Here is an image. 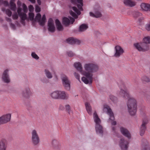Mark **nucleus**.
<instances>
[{
	"instance_id": "1",
	"label": "nucleus",
	"mask_w": 150,
	"mask_h": 150,
	"mask_svg": "<svg viewBox=\"0 0 150 150\" xmlns=\"http://www.w3.org/2000/svg\"><path fill=\"white\" fill-rule=\"evenodd\" d=\"M74 66L81 74L85 76L83 77L81 80L86 84L92 82L93 73L98 72L99 69L97 64L93 62L85 63L83 65V69L81 63L79 62H75Z\"/></svg>"
},
{
	"instance_id": "2",
	"label": "nucleus",
	"mask_w": 150,
	"mask_h": 150,
	"mask_svg": "<svg viewBox=\"0 0 150 150\" xmlns=\"http://www.w3.org/2000/svg\"><path fill=\"white\" fill-rule=\"evenodd\" d=\"M119 95L124 98H128L127 103L128 112L131 115H135L137 110V100L135 98L131 97L129 93L125 90L121 89Z\"/></svg>"
},
{
	"instance_id": "3",
	"label": "nucleus",
	"mask_w": 150,
	"mask_h": 150,
	"mask_svg": "<svg viewBox=\"0 0 150 150\" xmlns=\"http://www.w3.org/2000/svg\"><path fill=\"white\" fill-rule=\"evenodd\" d=\"M150 43V37L147 36L143 38L142 42L135 43L134 45L138 51L145 52L149 50V44Z\"/></svg>"
},
{
	"instance_id": "4",
	"label": "nucleus",
	"mask_w": 150,
	"mask_h": 150,
	"mask_svg": "<svg viewBox=\"0 0 150 150\" xmlns=\"http://www.w3.org/2000/svg\"><path fill=\"white\" fill-rule=\"evenodd\" d=\"M17 4L18 6L17 12L18 14L21 17L22 21L25 20L27 18L26 13L28 11L27 7L24 4H22L19 1H18Z\"/></svg>"
},
{
	"instance_id": "5",
	"label": "nucleus",
	"mask_w": 150,
	"mask_h": 150,
	"mask_svg": "<svg viewBox=\"0 0 150 150\" xmlns=\"http://www.w3.org/2000/svg\"><path fill=\"white\" fill-rule=\"evenodd\" d=\"M103 112L107 113L110 116V118L108 120V122L111 123L112 125H116V122L114 121V118L113 114L110 107L107 105H104L103 107Z\"/></svg>"
},
{
	"instance_id": "6",
	"label": "nucleus",
	"mask_w": 150,
	"mask_h": 150,
	"mask_svg": "<svg viewBox=\"0 0 150 150\" xmlns=\"http://www.w3.org/2000/svg\"><path fill=\"white\" fill-rule=\"evenodd\" d=\"M31 141L33 145H38L40 142V138L38 133V130L34 129L32 130L31 132Z\"/></svg>"
},
{
	"instance_id": "7",
	"label": "nucleus",
	"mask_w": 150,
	"mask_h": 150,
	"mask_svg": "<svg viewBox=\"0 0 150 150\" xmlns=\"http://www.w3.org/2000/svg\"><path fill=\"white\" fill-rule=\"evenodd\" d=\"M9 69H6L4 71L1 76V79L3 82L6 83H9L11 81L9 75Z\"/></svg>"
},
{
	"instance_id": "8",
	"label": "nucleus",
	"mask_w": 150,
	"mask_h": 150,
	"mask_svg": "<svg viewBox=\"0 0 150 150\" xmlns=\"http://www.w3.org/2000/svg\"><path fill=\"white\" fill-rule=\"evenodd\" d=\"M89 14L91 16L96 18L100 17L102 16L100 12V8L98 6L95 7L93 11L90 12Z\"/></svg>"
},
{
	"instance_id": "9",
	"label": "nucleus",
	"mask_w": 150,
	"mask_h": 150,
	"mask_svg": "<svg viewBox=\"0 0 150 150\" xmlns=\"http://www.w3.org/2000/svg\"><path fill=\"white\" fill-rule=\"evenodd\" d=\"M62 84L65 88L69 91L70 89V82L68 77L65 75H63L62 77Z\"/></svg>"
},
{
	"instance_id": "10",
	"label": "nucleus",
	"mask_w": 150,
	"mask_h": 150,
	"mask_svg": "<svg viewBox=\"0 0 150 150\" xmlns=\"http://www.w3.org/2000/svg\"><path fill=\"white\" fill-rule=\"evenodd\" d=\"M11 114L6 113L0 117V124H5L9 122L11 119Z\"/></svg>"
},
{
	"instance_id": "11",
	"label": "nucleus",
	"mask_w": 150,
	"mask_h": 150,
	"mask_svg": "<svg viewBox=\"0 0 150 150\" xmlns=\"http://www.w3.org/2000/svg\"><path fill=\"white\" fill-rule=\"evenodd\" d=\"M129 142L123 138L120 139L119 145L122 150H127L129 146Z\"/></svg>"
},
{
	"instance_id": "12",
	"label": "nucleus",
	"mask_w": 150,
	"mask_h": 150,
	"mask_svg": "<svg viewBox=\"0 0 150 150\" xmlns=\"http://www.w3.org/2000/svg\"><path fill=\"white\" fill-rule=\"evenodd\" d=\"M46 17L45 15H43L42 18H41V15L40 13H38L36 15L34 21L39 23L41 25H43L46 22Z\"/></svg>"
},
{
	"instance_id": "13",
	"label": "nucleus",
	"mask_w": 150,
	"mask_h": 150,
	"mask_svg": "<svg viewBox=\"0 0 150 150\" xmlns=\"http://www.w3.org/2000/svg\"><path fill=\"white\" fill-rule=\"evenodd\" d=\"M115 53L114 56L116 57H119L124 52L123 49L119 45H117L115 48Z\"/></svg>"
},
{
	"instance_id": "14",
	"label": "nucleus",
	"mask_w": 150,
	"mask_h": 150,
	"mask_svg": "<svg viewBox=\"0 0 150 150\" xmlns=\"http://www.w3.org/2000/svg\"><path fill=\"white\" fill-rule=\"evenodd\" d=\"M8 142L6 138H2L0 140V150H6Z\"/></svg>"
},
{
	"instance_id": "15",
	"label": "nucleus",
	"mask_w": 150,
	"mask_h": 150,
	"mask_svg": "<svg viewBox=\"0 0 150 150\" xmlns=\"http://www.w3.org/2000/svg\"><path fill=\"white\" fill-rule=\"evenodd\" d=\"M48 30L51 32H54L55 30V27L54 21L52 18H50L48 21Z\"/></svg>"
},
{
	"instance_id": "16",
	"label": "nucleus",
	"mask_w": 150,
	"mask_h": 150,
	"mask_svg": "<svg viewBox=\"0 0 150 150\" xmlns=\"http://www.w3.org/2000/svg\"><path fill=\"white\" fill-rule=\"evenodd\" d=\"M74 21V19L71 17H64L62 19V23L66 26H67L70 24H72Z\"/></svg>"
},
{
	"instance_id": "17",
	"label": "nucleus",
	"mask_w": 150,
	"mask_h": 150,
	"mask_svg": "<svg viewBox=\"0 0 150 150\" xmlns=\"http://www.w3.org/2000/svg\"><path fill=\"white\" fill-rule=\"evenodd\" d=\"M120 130L121 133L124 136L128 139H131V134L127 129L124 127H121L120 128Z\"/></svg>"
},
{
	"instance_id": "18",
	"label": "nucleus",
	"mask_w": 150,
	"mask_h": 150,
	"mask_svg": "<svg viewBox=\"0 0 150 150\" xmlns=\"http://www.w3.org/2000/svg\"><path fill=\"white\" fill-rule=\"evenodd\" d=\"M31 95L32 93L28 87L25 88L22 93V96L26 98H29Z\"/></svg>"
},
{
	"instance_id": "19",
	"label": "nucleus",
	"mask_w": 150,
	"mask_h": 150,
	"mask_svg": "<svg viewBox=\"0 0 150 150\" xmlns=\"http://www.w3.org/2000/svg\"><path fill=\"white\" fill-rule=\"evenodd\" d=\"M59 99H66L68 98L69 95L67 93L63 91H59Z\"/></svg>"
},
{
	"instance_id": "20",
	"label": "nucleus",
	"mask_w": 150,
	"mask_h": 150,
	"mask_svg": "<svg viewBox=\"0 0 150 150\" xmlns=\"http://www.w3.org/2000/svg\"><path fill=\"white\" fill-rule=\"evenodd\" d=\"M72 3L76 4L80 11L82 10V7L83 6V0H71Z\"/></svg>"
},
{
	"instance_id": "21",
	"label": "nucleus",
	"mask_w": 150,
	"mask_h": 150,
	"mask_svg": "<svg viewBox=\"0 0 150 150\" xmlns=\"http://www.w3.org/2000/svg\"><path fill=\"white\" fill-rule=\"evenodd\" d=\"M141 9L144 11H150V4H148L143 3L141 5Z\"/></svg>"
},
{
	"instance_id": "22",
	"label": "nucleus",
	"mask_w": 150,
	"mask_h": 150,
	"mask_svg": "<svg viewBox=\"0 0 150 150\" xmlns=\"http://www.w3.org/2000/svg\"><path fill=\"white\" fill-rule=\"evenodd\" d=\"M67 41L69 43L71 44H79L81 42L80 40L73 38H69L67 40Z\"/></svg>"
},
{
	"instance_id": "23",
	"label": "nucleus",
	"mask_w": 150,
	"mask_h": 150,
	"mask_svg": "<svg viewBox=\"0 0 150 150\" xmlns=\"http://www.w3.org/2000/svg\"><path fill=\"white\" fill-rule=\"evenodd\" d=\"M148 121H143L140 128V134L141 136H142L144 133L145 131L146 127V125Z\"/></svg>"
},
{
	"instance_id": "24",
	"label": "nucleus",
	"mask_w": 150,
	"mask_h": 150,
	"mask_svg": "<svg viewBox=\"0 0 150 150\" xmlns=\"http://www.w3.org/2000/svg\"><path fill=\"white\" fill-rule=\"evenodd\" d=\"M95 129L97 134L101 135L103 133V129L100 124L95 125Z\"/></svg>"
},
{
	"instance_id": "25",
	"label": "nucleus",
	"mask_w": 150,
	"mask_h": 150,
	"mask_svg": "<svg viewBox=\"0 0 150 150\" xmlns=\"http://www.w3.org/2000/svg\"><path fill=\"white\" fill-rule=\"evenodd\" d=\"M93 118L95 125L100 124L101 120L96 112H95L93 114Z\"/></svg>"
},
{
	"instance_id": "26",
	"label": "nucleus",
	"mask_w": 150,
	"mask_h": 150,
	"mask_svg": "<svg viewBox=\"0 0 150 150\" xmlns=\"http://www.w3.org/2000/svg\"><path fill=\"white\" fill-rule=\"evenodd\" d=\"M142 150H150V145L146 140L143 142L142 144Z\"/></svg>"
},
{
	"instance_id": "27",
	"label": "nucleus",
	"mask_w": 150,
	"mask_h": 150,
	"mask_svg": "<svg viewBox=\"0 0 150 150\" xmlns=\"http://www.w3.org/2000/svg\"><path fill=\"white\" fill-rule=\"evenodd\" d=\"M124 3L126 6L131 7L135 6L136 4L135 2L131 0H125L124 1Z\"/></svg>"
},
{
	"instance_id": "28",
	"label": "nucleus",
	"mask_w": 150,
	"mask_h": 150,
	"mask_svg": "<svg viewBox=\"0 0 150 150\" xmlns=\"http://www.w3.org/2000/svg\"><path fill=\"white\" fill-rule=\"evenodd\" d=\"M55 23L56 27L57 28V30H58L60 31L63 30V27L62 25L58 19H57L56 20Z\"/></svg>"
},
{
	"instance_id": "29",
	"label": "nucleus",
	"mask_w": 150,
	"mask_h": 150,
	"mask_svg": "<svg viewBox=\"0 0 150 150\" xmlns=\"http://www.w3.org/2000/svg\"><path fill=\"white\" fill-rule=\"evenodd\" d=\"M59 91H55L52 92L50 94L51 97L54 99H59Z\"/></svg>"
},
{
	"instance_id": "30",
	"label": "nucleus",
	"mask_w": 150,
	"mask_h": 150,
	"mask_svg": "<svg viewBox=\"0 0 150 150\" xmlns=\"http://www.w3.org/2000/svg\"><path fill=\"white\" fill-rule=\"evenodd\" d=\"M88 28V26L87 24H82L79 27V31L80 32L84 31L87 30Z\"/></svg>"
},
{
	"instance_id": "31",
	"label": "nucleus",
	"mask_w": 150,
	"mask_h": 150,
	"mask_svg": "<svg viewBox=\"0 0 150 150\" xmlns=\"http://www.w3.org/2000/svg\"><path fill=\"white\" fill-rule=\"evenodd\" d=\"M85 105L88 113L90 115H91L92 110L90 104L88 103H85Z\"/></svg>"
},
{
	"instance_id": "32",
	"label": "nucleus",
	"mask_w": 150,
	"mask_h": 150,
	"mask_svg": "<svg viewBox=\"0 0 150 150\" xmlns=\"http://www.w3.org/2000/svg\"><path fill=\"white\" fill-rule=\"evenodd\" d=\"M45 74L46 77L48 79H51L53 77V75L50 70L47 69L44 70Z\"/></svg>"
},
{
	"instance_id": "33",
	"label": "nucleus",
	"mask_w": 150,
	"mask_h": 150,
	"mask_svg": "<svg viewBox=\"0 0 150 150\" xmlns=\"http://www.w3.org/2000/svg\"><path fill=\"white\" fill-rule=\"evenodd\" d=\"M15 0H11L10 1V6L11 9L12 10L15 11L16 9V6L14 4Z\"/></svg>"
},
{
	"instance_id": "34",
	"label": "nucleus",
	"mask_w": 150,
	"mask_h": 150,
	"mask_svg": "<svg viewBox=\"0 0 150 150\" xmlns=\"http://www.w3.org/2000/svg\"><path fill=\"white\" fill-rule=\"evenodd\" d=\"M142 15V14L138 11H135L133 14V17L135 18H138Z\"/></svg>"
},
{
	"instance_id": "35",
	"label": "nucleus",
	"mask_w": 150,
	"mask_h": 150,
	"mask_svg": "<svg viewBox=\"0 0 150 150\" xmlns=\"http://www.w3.org/2000/svg\"><path fill=\"white\" fill-rule=\"evenodd\" d=\"M110 98L114 103H116L118 102L117 98L113 95L110 96Z\"/></svg>"
},
{
	"instance_id": "36",
	"label": "nucleus",
	"mask_w": 150,
	"mask_h": 150,
	"mask_svg": "<svg viewBox=\"0 0 150 150\" xmlns=\"http://www.w3.org/2000/svg\"><path fill=\"white\" fill-rule=\"evenodd\" d=\"M2 10L3 11H4L6 14L9 17H10L11 16L12 12L9 9L5 10L3 9Z\"/></svg>"
},
{
	"instance_id": "37",
	"label": "nucleus",
	"mask_w": 150,
	"mask_h": 150,
	"mask_svg": "<svg viewBox=\"0 0 150 150\" xmlns=\"http://www.w3.org/2000/svg\"><path fill=\"white\" fill-rule=\"evenodd\" d=\"M31 55L32 58L36 60H38L39 59V57L34 52H32L31 54Z\"/></svg>"
},
{
	"instance_id": "38",
	"label": "nucleus",
	"mask_w": 150,
	"mask_h": 150,
	"mask_svg": "<svg viewBox=\"0 0 150 150\" xmlns=\"http://www.w3.org/2000/svg\"><path fill=\"white\" fill-rule=\"evenodd\" d=\"M142 79L143 81L146 82H149L150 81L148 77L145 76H143L142 78Z\"/></svg>"
},
{
	"instance_id": "39",
	"label": "nucleus",
	"mask_w": 150,
	"mask_h": 150,
	"mask_svg": "<svg viewBox=\"0 0 150 150\" xmlns=\"http://www.w3.org/2000/svg\"><path fill=\"white\" fill-rule=\"evenodd\" d=\"M34 14L33 12H30L29 13V18L30 20L33 21L34 20Z\"/></svg>"
},
{
	"instance_id": "40",
	"label": "nucleus",
	"mask_w": 150,
	"mask_h": 150,
	"mask_svg": "<svg viewBox=\"0 0 150 150\" xmlns=\"http://www.w3.org/2000/svg\"><path fill=\"white\" fill-rule=\"evenodd\" d=\"M72 9L77 15H79L81 14L80 11L78 10L75 7H73L72 8Z\"/></svg>"
},
{
	"instance_id": "41",
	"label": "nucleus",
	"mask_w": 150,
	"mask_h": 150,
	"mask_svg": "<svg viewBox=\"0 0 150 150\" xmlns=\"http://www.w3.org/2000/svg\"><path fill=\"white\" fill-rule=\"evenodd\" d=\"M52 144L54 146H56L59 145V142L57 140L54 139L52 140Z\"/></svg>"
},
{
	"instance_id": "42",
	"label": "nucleus",
	"mask_w": 150,
	"mask_h": 150,
	"mask_svg": "<svg viewBox=\"0 0 150 150\" xmlns=\"http://www.w3.org/2000/svg\"><path fill=\"white\" fill-rule=\"evenodd\" d=\"M145 28L147 31H150V22L146 24L145 26Z\"/></svg>"
},
{
	"instance_id": "43",
	"label": "nucleus",
	"mask_w": 150,
	"mask_h": 150,
	"mask_svg": "<svg viewBox=\"0 0 150 150\" xmlns=\"http://www.w3.org/2000/svg\"><path fill=\"white\" fill-rule=\"evenodd\" d=\"M12 17L13 20H16L18 18V15L16 13H15L13 14Z\"/></svg>"
},
{
	"instance_id": "44",
	"label": "nucleus",
	"mask_w": 150,
	"mask_h": 150,
	"mask_svg": "<svg viewBox=\"0 0 150 150\" xmlns=\"http://www.w3.org/2000/svg\"><path fill=\"white\" fill-rule=\"evenodd\" d=\"M70 13L71 16L74 17L75 18H77V16L76 14L72 11H70Z\"/></svg>"
},
{
	"instance_id": "45",
	"label": "nucleus",
	"mask_w": 150,
	"mask_h": 150,
	"mask_svg": "<svg viewBox=\"0 0 150 150\" xmlns=\"http://www.w3.org/2000/svg\"><path fill=\"white\" fill-rule=\"evenodd\" d=\"M74 76L75 78L77 79L79 81H80V75H79L76 72H74Z\"/></svg>"
},
{
	"instance_id": "46",
	"label": "nucleus",
	"mask_w": 150,
	"mask_h": 150,
	"mask_svg": "<svg viewBox=\"0 0 150 150\" xmlns=\"http://www.w3.org/2000/svg\"><path fill=\"white\" fill-rule=\"evenodd\" d=\"M70 106L69 105H66L65 106V109L67 111L69 112L70 110Z\"/></svg>"
},
{
	"instance_id": "47",
	"label": "nucleus",
	"mask_w": 150,
	"mask_h": 150,
	"mask_svg": "<svg viewBox=\"0 0 150 150\" xmlns=\"http://www.w3.org/2000/svg\"><path fill=\"white\" fill-rule=\"evenodd\" d=\"M67 55L70 57H72L74 55V54L71 51H69L67 52Z\"/></svg>"
},
{
	"instance_id": "48",
	"label": "nucleus",
	"mask_w": 150,
	"mask_h": 150,
	"mask_svg": "<svg viewBox=\"0 0 150 150\" xmlns=\"http://www.w3.org/2000/svg\"><path fill=\"white\" fill-rule=\"evenodd\" d=\"M29 10L30 12H32L34 10V8L33 6L30 5L29 6Z\"/></svg>"
},
{
	"instance_id": "49",
	"label": "nucleus",
	"mask_w": 150,
	"mask_h": 150,
	"mask_svg": "<svg viewBox=\"0 0 150 150\" xmlns=\"http://www.w3.org/2000/svg\"><path fill=\"white\" fill-rule=\"evenodd\" d=\"M35 11L36 12H39L40 11V8L38 6H36L35 8Z\"/></svg>"
},
{
	"instance_id": "50",
	"label": "nucleus",
	"mask_w": 150,
	"mask_h": 150,
	"mask_svg": "<svg viewBox=\"0 0 150 150\" xmlns=\"http://www.w3.org/2000/svg\"><path fill=\"white\" fill-rule=\"evenodd\" d=\"M6 21L7 22L9 23H11V21H12V20L11 19V18H9L6 17Z\"/></svg>"
},
{
	"instance_id": "51",
	"label": "nucleus",
	"mask_w": 150,
	"mask_h": 150,
	"mask_svg": "<svg viewBox=\"0 0 150 150\" xmlns=\"http://www.w3.org/2000/svg\"><path fill=\"white\" fill-rule=\"evenodd\" d=\"M11 27L13 29H15V26L14 24H12L11 23H9Z\"/></svg>"
},
{
	"instance_id": "52",
	"label": "nucleus",
	"mask_w": 150,
	"mask_h": 150,
	"mask_svg": "<svg viewBox=\"0 0 150 150\" xmlns=\"http://www.w3.org/2000/svg\"><path fill=\"white\" fill-rule=\"evenodd\" d=\"M112 131H113V132H115L116 131V128L115 127H114V126L113 127L112 126Z\"/></svg>"
},
{
	"instance_id": "53",
	"label": "nucleus",
	"mask_w": 150,
	"mask_h": 150,
	"mask_svg": "<svg viewBox=\"0 0 150 150\" xmlns=\"http://www.w3.org/2000/svg\"><path fill=\"white\" fill-rule=\"evenodd\" d=\"M50 70L52 72L54 73L55 70L53 68H50Z\"/></svg>"
},
{
	"instance_id": "54",
	"label": "nucleus",
	"mask_w": 150,
	"mask_h": 150,
	"mask_svg": "<svg viewBox=\"0 0 150 150\" xmlns=\"http://www.w3.org/2000/svg\"><path fill=\"white\" fill-rule=\"evenodd\" d=\"M60 109L61 110H64V107L62 105H60Z\"/></svg>"
},
{
	"instance_id": "55",
	"label": "nucleus",
	"mask_w": 150,
	"mask_h": 150,
	"mask_svg": "<svg viewBox=\"0 0 150 150\" xmlns=\"http://www.w3.org/2000/svg\"><path fill=\"white\" fill-rule=\"evenodd\" d=\"M28 0L33 3H34L35 2V0Z\"/></svg>"
},
{
	"instance_id": "56",
	"label": "nucleus",
	"mask_w": 150,
	"mask_h": 150,
	"mask_svg": "<svg viewBox=\"0 0 150 150\" xmlns=\"http://www.w3.org/2000/svg\"><path fill=\"white\" fill-rule=\"evenodd\" d=\"M4 4L6 6H8V3L7 1H5L4 2Z\"/></svg>"
},
{
	"instance_id": "57",
	"label": "nucleus",
	"mask_w": 150,
	"mask_h": 150,
	"mask_svg": "<svg viewBox=\"0 0 150 150\" xmlns=\"http://www.w3.org/2000/svg\"><path fill=\"white\" fill-rule=\"evenodd\" d=\"M37 2H38V3L39 5L40 4L41 2H40V0H37Z\"/></svg>"
},
{
	"instance_id": "58",
	"label": "nucleus",
	"mask_w": 150,
	"mask_h": 150,
	"mask_svg": "<svg viewBox=\"0 0 150 150\" xmlns=\"http://www.w3.org/2000/svg\"><path fill=\"white\" fill-rule=\"evenodd\" d=\"M1 0H0V2H1Z\"/></svg>"
}]
</instances>
